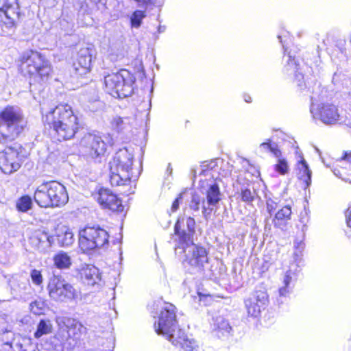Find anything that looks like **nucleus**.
<instances>
[{"instance_id": "obj_42", "label": "nucleus", "mask_w": 351, "mask_h": 351, "mask_svg": "<svg viewBox=\"0 0 351 351\" xmlns=\"http://www.w3.org/2000/svg\"><path fill=\"white\" fill-rule=\"evenodd\" d=\"M6 317L5 315H0V331L6 330Z\"/></svg>"}, {"instance_id": "obj_3", "label": "nucleus", "mask_w": 351, "mask_h": 351, "mask_svg": "<svg viewBox=\"0 0 351 351\" xmlns=\"http://www.w3.org/2000/svg\"><path fill=\"white\" fill-rule=\"evenodd\" d=\"M134 154L127 148L117 151L109 162L110 182L112 186H127L132 178Z\"/></svg>"}, {"instance_id": "obj_39", "label": "nucleus", "mask_w": 351, "mask_h": 351, "mask_svg": "<svg viewBox=\"0 0 351 351\" xmlns=\"http://www.w3.org/2000/svg\"><path fill=\"white\" fill-rule=\"evenodd\" d=\"M275 170L281 175L287 174L289 171V166L285 158H278L277 162L274 166Z\"/></svg>"}, {"instance_id": "obj_41", "label": "nucleus", "mask_w": 351, "mask_h": 351, "mask_svg": "<svg viewBox=\"0 0 351 351\" xmlns=\"http://www.w3.org/2000/svg\"><path fill=\"white\" fill-rule=\"evenodd\" d=\"M31 278L33 282L36 285H40L43 282V276L40 272L36 269H33L31 272Z\"/></svg>"}, {"instance_id": "obj_46", "label": "nucleus", "mask_w": 351, "mask_h": 351, "mask_svg": "<svg viewBox=\"0 0 351 351\" xmlns=\"http://www.w3.org/2000/svg\"><path fill=\"white\" fill-rule=\"evenodd\" d=\"M244 100L247 102V103H250L252 101V98L250 95H244Z\"/></svg>"}, {"instance_id": "obj_35", "label": "nucleus", "mask_w": 351, "mask_h": 351, "mask_svg": "<svg viewBox=\"0 0 351 351\" xmlns=\"http://www.w3.org/2000/svg\"><path fill=\"white\" fill-rule=\"evenodd\" d=\"M256 196L257 193L256 190L254 187H251L250 185L242 187L241 189V198L244 202L251 203L254 200Z\"/></svg>"}, {"instance_id": "obj_32", "label": "nucleus", "mask_w": 351, "mask_h": 351, "mask_svg": "<svg viewBox=\"0 0 351 351\" xmlns=\"http://www.w3.org/2000/svg\"><path fill=\"white\" fill-rule=\"evenodd\" d=\"M52 324L49 319H41L38 326L34 337L37 339L41 337L43 335H48L52 332Z\"/></svg>"}, {"instance_id": "obj_1", "label": "nucleus", "mask_w": 351, "mask_h": 351, "mask_svg": "<svg viewBox=\"0 0 351 351\" xmlns=\"http://www.w3.org/2000/svg\"><path fill=\"white\" fill-rule=\"evenodd\" d=\"M25 123L18 108L8 106L0 113V143L6 145L0 152V169L4 173L16 171L23 161L24 149L20 144L12 143L22 132Z\"/></svg>"}, {"instance_id": "obj_11", "label": "nucleus", "mask_w": 351, "mask_h": 351, "mask_svg": "<svg viewBox=\"0 0 351 351\" xmlns=\"http://www.w3.org/2000/svg\"><path fill=\"white\" fill-rule=\"evenodd\" d=\"M176 254L185 255L184 261L189 265L202 270L205 264L208 263V252L203 247L198 246L191 241V243H183V245H175Z\"/></svg>"}, {"instance_id": "obj_4", "label": "nucleus", "mask_w": 351, "mask_h": 351, "mask_svg": "<svg viewBox=\"0 0 351 351\" xmlns=\"http://www.w3.org/2000/svg\"><path fill=\"white\" fill-rule=\"evenodd\" d=\"M20 70L24 76L35 82H45L51 74V63L38 51H29L21 58Z\"/></svg>"}, {"instance_id": "obj_7", "label": "nucleus", "mask_w": 351, "mask_h": 351, "mask_svg": "<svg viewBox=\"0 0 351 351\" xmlns=\"http://www.w3.org/2000/svg\"><path fill=\"white\" fill-rule=\"evenodd\" d=\"M136 78L128 70H121L104 77L106 91L114 97L124 98L132 95Z\"/></svg>"}, {"instance_id": "obj_25", "label": "nucleus", "mask_w": 351, "mask_h": 351, "mask_svg": "<svg viewBox=\"0 0 351 351\" xmlns=\"http://www.w3.org/2000/svg\"><path fill=\"white\" fill-rule=\"evenodd\" d=\"M291 208L289 206H285L278 210L275 214L272 222L276 228L285 230L288 221L291 219Z\"/></svg>"}, {"instance_id": "obj_9", "label": "nucleus", "mask_w": 351, "mask_h": 351, "mask_svg": "<svg viewBox=\"0 0 351 351\" xmlns=\"http://www.w3.org/2000/svg\"><path fill=\"white\" fill-rule=\"evenodd\" d=\"M20 14L18 0H0V27L3 36L10 35L14 32Z\"/></svg>"}, {"instance_id": "obj_19", "label": "nucleus", "mask_w": 351, "mask_h": 351, "mask_svg": "<svg viewBox=\"0 0 351 351\" xmlns=\"http://www.w3.org/2000/svg\"><path fill=\"white\" fill-rule=\"evenodd\" d=\"M289 34V32H283L278 36V38L282 43L285 50V53H287L288 60L286 66V70L287 72L293 71L295 73V79L298 82V86L302 88V80L304 79L303 75L299 72V64L295 60V57L291 54V51H287V48L285 47L287 40H283L282 38H285Z\"/></svg>"}, {"instance_id": "obj_20", "label": "nucleus", "mask_w": 351, "mask_h": 351, "mask_svg": "<svg viewBox=\"0 0 351 351\" xmlns=\"http://www.w3.org/2000/svg\"><path fill=\"white\" fill-rule=\"evenodd\" d=\"M53 131L56 133L58 137V140H68L73 138L75 134L77 132L78 129V123H73V124H69V123H62L61 124L51 126Z\"/></svg>"}, {"instance_id": "obj_28", "label": "nucleus", "mask_w": 351, "mask_h": 351, "mask_svg": "<svg viewBox=\"0 0 351 351\" xmlns=\"http://www.w3.org/2000/svg\"><path fill=\"white\" fill-rule=\"evenodd\" d=\"M63 323L68 329V331L69 332H72L74 335L86 332V327L75 319L66 317L64 318Z\"/></svg>"}, {"instance_id": "obj_44", "label": "nucleus", "mask_w": 351, "mask_h": 351, "mask_svg": "<svg viewBox=\"0 0 351 351\" xmlns=\"http://www.w3.org/2000/svg\"><path fill=\"white\" fill-rule=\"evenodd\" d=\"M60 0H43L45 5L48 8L54 7Z\"/></svg>"}, {"instance_id": "obj_18", "label": "nucleus", "mask_w": 351, "mask_h": 351, "mask_svg": "<svg viewBox=\"0 0 351 351\" xmlns=\"http://www.w3.org/2000/svg\"><path fill=\"white\" fill-rule=\"evenodd\" d=\"M93 50L90 48H82L78 53L76 61L73 63L75 73L84 75L90 71Z\"/></svg>"}, {"instance_id": "obj_37", "label": "nucleus", "mask_w": 351, "mask_h": 351, "mask_svg": "<svg viewBox=\"0 0 351 351\" xmlns=\"http://www.w3.org/2000/svg\"><path fill=\"white\" fill-rule=\"evenodd\" d=\"M32 200L28 195H24L16 202V208L21 212H27L32 208Z\"/></svg>"}, {"instance_id": "obj_17", "label": "nucleus", "mask_w": 351, "mask_h": 351, "mask_svg": "<svg viewBox=\"0 0 351 351\" xmlns=\"http://www.w3.org/2000/svg\"><path fill=\"white\" fill-rule=\"evenodd\" d=\"M96 199L104 208L119 213L123 211L124 206L121 200L108 189H101L97 195Z\"/></svg>"}, {"instance_id": "obj_47", "label": "nucleus", "mask_w": 351, "mask_h": 351, "mask_svg": "<svg viewBox=\"0 0 351 351\" xmlns=\"http://www.w3.org/2000/svg\"><path fill=\"white\" fill-rule=\"evenodd\" d=\"M165 27L159 26L158 29V31L159 33H162V32H165Z\"/></svg>"}, {"instance_id": "obj_49", "label": "nucleus", "mask_w": 351, "mask_h": 351, "mask_svg": "<svg viewBox=\"0 0 351 351\" xmlns=\"http://www.w3.org/2000/svg\"><path fill=\"white\" fill-rule=\"evenodd\" d=\"M316 151H317V152H318L319 154L320 153V152H319V149L316 148Z\"/></svg>"}, {"instance_id": "obj_31", "label": "nucleus", "mask_w": 351, "mask_h": 351, "mask_svg": "<svg viewBox=\"0 0 351 351\" xmlns=\"http://www.w3.org/2000/svg\"><path fill=\"white\" fill-rule=\"evenodd\" d=\"M53 261L56 267L61 269H67L71 265V257L64 252L57 254L53 258Z\"/></svg>"}, {"instance_id": "obj_21", "label": "nucleus", "mask_w": 351, "mask_h": 351, "mask_svg": "<svg viewBox=\"0 0 351 351\" xmlns=\"http://www.w3.org/2000/svg\"><path fill=\"white\" fill-rule=\"evenodd\" d=\"M80 276L84 284L94 286L101 281L99 269L93 265H87L80 271Z\"/></svg>"}, {"instance_id": "obj_26", "label": "nucleus", "mask_w": 351, "mask_h": 351, "mask_svg": "<svg viewBox=\"0 0 351 351\" xmlns=\"http://www.w3.org/2000/svg\"><path fill=\"white\" fill-rule=\"evenodd\" d=\"M213 330L215 335L221 338L230 335L232 332V327L226 319L219 316L214 319Z\"/></svg>"}, {"instance_id": "obj_15", "label": "nucleus", "mask_w": 351, "mask_h": 351, "mask_svg": "<svg viewBox=\"0 0 351 351\" xmlns=\"http://www.w3.org/2000/svg\"><path fill=\"white\" fill-rule=\"evenodd\" d=\"M80 145L85 149L84 152L93 158L103 155L106 149V145L101 138L92 134L84 135Z\"/></svg>"}, {"instance_id": "obj_29", "label": "nucleus", "mask_w": 351, "mask_h": 351, "mask_svg": "<svg viewBox=\"0 0 351 351\" xmlns=\"http://www.w3.org/2000/svg\"><path fill=\"white\" fill-rule=\"evenodd\" d=\"M191 195V191H184L180 193L179 194L178 197L173 201L171 208V211L172 213L176 212L179 208L180 202H182L183 200L185 201V207L184 208V212H186L187 210H191L189 209V199H190Z\"/></svg>"}, {"instance_id": "obj_8", "label": "nucleus", "mask_w": 351, "mask_h": 351, "mask_svg": "<svg viewBox=\"0 0 351 351\" xmlns=\"http://www.w3.org/2000/svg\"><path fill=\"white\" fill-rule=\"evenodd\" d=\"M322 92L319 84H315L311 96V113L314 119L321 121L326 125H332L339 120V114L337 108L331 104H317L319 100L320 93Z\"/></svg>"}, {"instance_id": "obj_33", "label": "nucleus", "mask_w": 351, "mask_h": 351, "mask_svg": "<svg viewBox=\"0 0 351 351\" xmlns=\"http://www.w3.org/2000/svg\"><path fill=\"white\" fill-rule=\"evenodd\" d=\"M10 288L12 293L15 295H19L22 291L25 290L27 286V282H22L16 276H12L10 280Z\"/></svg>"}, {"instance_id": "obj_38", "label": "nucleus", "mask_w": 351, "mask_h": 351, "mask_svg": "<svg viewBox=\"0 0 351 351\" xmlns=\"http://www.w3.org/2000/svg\"><path fill=\"white\" fill-rule=\"evenodd\" d=\"M46 308V304L45 301L39 298L30 304V310L35 315H42L44 313Z\"/></svg>"}, {"instance_id": "obj_50", "label": "nucleus", "mask_w": 351, "mask_h": 351, "mask_svg": "<svg viewBox=\"0 0 351 351\" xmlns=\"http://www.w3.org/2000/svg\"><path fill=\"white\" fill-rule=\"evenodd\" d=\"M33 351H36L35 350H34Z\"/></svg>"}, {"instance_id": "obj_5", "label": "nucleus", "mask_w": 351, "mask_h": 351, "mask_svg": "<svg viewBox=\"0 0 351 351\" xmlns=\"http://www.w3.org/2000/svg\"><path fill=\"white\" fill-rule=\"evenodd\" d=\"M34 199L40 207H59L68 202L69 196L64 185L56 181H49L38 186Z\"/></svg>"}, {"instance_id": "obj_22", "label": "nucleus", "mask_w": 351, "mask_h": 351, "mask_svg": "<svg viewBox=\"0 0 351 351\" xmlns=\"http://www.w3.org/2000/svg\"><path fill=\"white\" fill-rule=\"evenodd\" d=\"M298 155L299 159L297 162V176L298 178L305 183V188L310 186L311 183V171L310 170L308 165L304 158L301 152H296Z\"/></svg>"}, {"instance_id": "obj_36", "label": "nucleus", "mask_w": 351, "mask_h": 351, "mask_svg": "<svg viewBox=\"0 0 351 351\" xmlns=\"http://www.w3.org/2000/svg\"><path fill=\"white\" fill-rule=\"evenodd\" d=\"M146 17L145 11L136 10L130 16V24L132 28L138 29L142 24V21Z\"/></svg>"}, {"instance_id": "obj_14", "label": "nucleus", "mask_w": 351, "mask_h": 351, "mask_svg": "<svg viewBox=\"0 0 351 351\" xmlns=\"http://www.w3.org/2000/svg\"><path fill=\"white\" fill-rule=\"evenodd\" d=\"M43 122L49 127L62 123L73 124L77 121V117L74 114L72 108L67 104L59 105L47 112L43 118Z\"/></svg>"}, {"instance_id": "obj_48", "label": "nucleus", "mask_w": 351, "mask_h": 351, "mask_svg": "<svg viewBox=\"0 0 351 351\" xmlns=\"http://www.w3.org/2000/svg\"><path fill=\"white\" fill-rule=\"evenodd\" d=\"M120 193L125 195H128L129 193H131V192L126 190L120 191Z\"/></svg>"}, {"instance_id": "obj_34", "label": "nucleus", "mask_w": 351, "mask_h": 351, "mask_svg": "<svg viewBox=\"0 0 351 351\" xmlns=\"http://www.w3.org/2000/svg\"><path fill=\"white\" fill-rule=\"evenodd\" d=\"M111 124L112 127L119 132L128 130L130 128V119L128 117L122 118L120 117H116L113 118Z\"/></svg>"}, {"instance_id": "obj_24", "label": "nucleus", "mask_w": 351, "mask_h": 351, "mask_svg": "<svg viewBox=\"0 0 351 351\" xmlns=\"http://www.w3.org/2000/svg\"><path fill=\"white\" fill-rule=\"evenodd\" d=\"M31 242L40 250L49 248L54 242V238L46 232L38 231L31 238Z\"/></svg>"}, {"instance_id": "obj_2", "label": "nucleus", "mask_w": 351, "mask_h": 351, "mask_svg": "<svg viewBox=\"0 0 351 351\" xmlns=\"http://www.w3.org/2000/svg\"><path fill=\"white\" fill-rule=\"evenodd\" d=\"M176 309L172 304H165L158 319L154 322L155 331L157 334L163 335L176 347H180L184 351H197L196 342L193 339H189L184 332L178 328Z\"/></svg>"}, {"instance_id": "obj_16", "label": "nucleus", "mask_w": 351, "mask_h": 351, "mask_svg": "<svg viewBox=\"0 0 351 351\" xmlns=\"http://www.w3.org/2000/svg\"><path fill=\"white\" fill-rule=\"evenodd\" d=\"M268 302L266 292L262 291H254L245 300V306L248 315L254 317H258L262 309H264Z\"/></svg>"}, {"instance_id": "obj_23", "label": "nucleus", "mask_w": 351, "mask_h": 351, "mask_svg": "<svg viewBox=\"0 0 351 351\" xmlns=\"http://www.w3.org/2000/svg\"><path fill=\"white\" fill-rule=\"evenodd\" d=\"M298 275L296 269L293 270L291 268L289 269L283 278L284 286L279 289V298L278 299L280 303L283 302V298L290 293V291L294 286L295 282L297 280Z\"/></svg>"}, {"instance_id": "obj_40", "label": "nucleus", "mask_w": 351, "mask_h": 351, "mask_svg": "<svg viewBox=\"0 0 351 351\" xmlns=\"http://www.w3.org/2000/svg\"><path fill=\"white\" fill-rule=\"evenodd\" d=\"M266 207L268 213L271 217L272 213L278 208V199L269 197L266 199Z\"/></svg>"}, {"instance_id": "obj_45", "label": "nucleus", "mask_w": 351, "mask_h": 351, "mask_svg": "<svg viewBox=\"0 0 351 351\" xmlns=\"http://www.w3.org/2000/svg\"><path fill=\"white\" fill-rule=\"evenodd\" d=\"M343 159L349 162H351V152H346L343 157Z\"/></svg>"}, {"instance_id": "obj_43", "label": "nucleus", "mask_w": 351, "mask_h": 351, "mask_svg": "<svg viewBox=\"0 0 351 351\" xmlns=\"http://www.w3.org/2000/svg\"><path fill=\"white\" fill-rule=\"evenodd\" d=\"M346 218L348 226L351 228V206L346 212Z\"/></svg>"}, {"instance_id": "obj_13", "label": "nucleus", "mask_w": 351, "mask_h": 351, "mask_svg": "<svg viewBox=\"0 0 351 351\" xmlns=\"http://www.w3.org/2000/svg\"><path fill=\"white\" fill-rule=\"evenodd\" d=\"M195 221L192 217L178 218L174 226V235L172 239L175 245H183V243H191L193 241L195 233Z\"/></svg>"}, {"instance_id": "obj_6", "label": "nucleus", "mask_w": 351, "mask_h": 351, "mask_svg": "<svg viewBox=\"0 0 351 351\" xmlns=\"http://www.w3.org/2000/svg\"><path fill=\"white\" fill-rule=\"evenodd\" d=\"M221 195L219 185L215 182L208 186L205 194L191 191L189 209L193 213H199L202 209L203 217L208 221L211 213L221 199Z\"/></svg>"}, {"instance_id": "obj_30", "label": "nucleus", "mask_w": 351, "mask_h": 351, "mask_svg": "<svg viewBox=\"0 0 351 351\" xmlns=\"http://www.w3.org/2000/svg\"><path fill=\"white\" fill-rule=\"evenodd\" d=\"M259 151L262 153L271 152L276 158L280 157L282 154L277 143L272 142L270 139L260 145Z\"/></svg>"}, {"instance_id": "obj_10", "label": "nucleus", "mask_w": 351, "mask_h": 351, "mask_svg": "<svg viewBox=\"0 0 351 351\" xmlns=\"http://www.w3.org/2000/svg\"><path fill=\"white\" fill-rule=\"evenodd\" d=\"M108 238L107 231L99 226H86L79 232V246L88 252L104 246Z\"/></svg>"}, {"instance_id": "obj_12", "label": "nucleus", "mask_w": 351, "mask_h": 351, "mask_svg": "<svg viewBox=\"0 0 351 351\" xmlns=\"http://www.w3.org/2000/svg\"><path fill=\"white\" fill-rule=\"evenodd\" d=\"M47 289L50 298L56 301L65 302L77 297V291L73 285L58 276L49 279Z\"/></svg>"}, {"instance_id": "obj_27", "label": "nucleus", "mask_w": 351, "mask_h": 351, "mask_svg": "<svg viewBox=\"0 0 351 351\" xmlns=\"http://www.w3.org/2000/svg\"><path fill=\"white\" fill-rule=\"evenodd\" d=\"M57 240L61 247H68L74 242L73 232L67 227H62L57 231Z\"/></svg>"}]
</instances>
